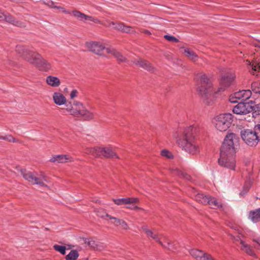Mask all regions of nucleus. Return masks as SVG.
<instances>
[{
  "label": "nucleus",
  "instance_id": "obj_1",
  "mask_svg": "<svg viewBox=\"0 0 260 260\" xmlns=\"http://www.w3.org/2000/svg\"><path fill=\"white\" fill-rule=\"evenodd\" d=\"M235 78V74L232 71L228 72L222 75L220 81V87L216 91L213 87L211 79L206 74L200 73L196 77L197 89L201 95L204 99V102L209 104V102L206 101V99L210 98L218 92L223 91L225 88L232 84Z\"/></svg>",
  "mask_w": 260,
  "mask_h": 260
},
{
  "label": "nucleus",
  "instance_id": "obj_2",
  "mask_svg": "<svg viewBox=\"0 0 260 260\" xmlns=\"http://www.w3.org/2000/svg\"><path fill=\"white\" fill-rule=\"evenodd\" d=\"M199 132V128L197 125H190L184 128H179L173 133V136L182 150L190 154L196 155L200 150L199 144L196 139Z\"/></svg>",
  "mask_w": 260,
  "mask_h": 260
},
{
  "label": "nucleus",
  "instance_id": "obj_3",
  "mask_svg": "<svg viewBox=\"0 0 260 260\" xmlns=\"http://www.w3.org/2000/svg\"><path fill=\"white\" fill-rule=\"evenodd\" d=\"M239 138L234 133H229L224 138L218 159L219 165L223 167L234 170L236 166L235 146L238 144Z\"/></svg>",
  "mask_w": 260,
  "mask_h": 260
},
{
  "label": "nucleus",
  "instance_id": "obj_4",
  "mask_svg": "<svg viewBox=\"0 0 260 260\" xmlns=\"http://www.w3.org/2000/svg\"><path fill=\"white\" fill-rule=\"evenodd\" d=\"M16 51L30 63L36 66L40 70L47 72L52 68L51 64L39 53L28 47L17 46Z\"/></svg>",
  "mask_w": 260,
  "mask_h": 260
},
{
  "label": "nucleus",
  "instance_id": "obj_5",
  "mask_svg": "<svg viewBox=\"0 0 260 260\" xmlns=\"http://www.w3.org/2000/svg\"><path fill=\"white\" fill-rule=\"evenodd\" d=\"M66 109L71 115L83 117L87 120H92L94 117V113L86 109L79 102H75L72 105H67Z\"/></svg>",
  "mask_w": 260,
  "mask_h": 260
},
{
  "label": "nucleus",
  "instance_id": "obj_6",
  "mask_svg": "<svg viewBox=\"0 0 260 260\" xmlns=\"http://www.w3.org/2000/svg\"><path fill=\"white\" fill-rule=\"evenodd\" d=\"M21 174L23 178L32 184L39 186L48 187L45 183L49 181L47 177L43 174H38L36 172H31L24 170H21Z\"/></svg>",
  "mask_w": 260,
  "mask_h": 260
},
{
  "label": "nucleus",
  "instance_id": "obj_7",
  "mask_svg": "<svg viewBox=\"0 0 260 260\" xmlns=\"http://www.w3.org/2000/svg\"><path fill=\"white\" fill-rule=\"evenodd\" d=\"M233 115L231 113L221 114L216 116L214 123L216 128L220 132L226 131L231 126Z\"/></svg>",
  "mask_w": 260,
  "mask_h": 260
},
{
  "label": "nucleus",
  "instance_id": "obj_8",
  "mask_svg": "<svg viewBox=\"0 0 260 260\" xmlns=\"http://www.w3.org/2000/svg\"><path fill=\"white\" fill-rule=\"evenodd\" d=\"M241 137L244 142L250 146H254L258 142L257 136L256 135L254 129H246L241 131Z\"/></svg>",
  "mask_w": 260,
  "mask_h": 260
},
{
  "label": "nucleus",
  "instance_id": "obj_9",
  "mask_svg": "<svg viewBox=\"0 0 260 260\" xmlns=\"http://www.w3.org/2000/svg\"><path fill=\"white\" fill-rule=\"evenodd\" d=\"M251 96L250 90H242L232 94L229 97V101L232 103L243 102L248 100Z\"/></svg>",
  "mask_w": 260,
  "mask_h": 260
},
{
  "label": "nucleus",
  "instance_id": "obj_10",
  "mask_svg": "<svg viewBox=\"0 0 260 260\" xmlns=\"http://www.w3.org/2000/svg\"><path fill=\"white\" fill-rule=\"evenodd\" d=\"M253 110L252 106L249 103L240 102L233 109L234 113L238 115H246Z\"/></svg>",
  "mask_w": 260,
  "mask_h": 260
},
{
  "label": "nucleus",
  "instance_id": "obj_11",
  "mask_svg": "<svg viewBox=\"0 0 260 260\" xmlns=\"http://www.w3.org/2000/svg\"><path fill=\"white\" fill-rule=\"evenodd\" d=\"M86 46L90 51L99 55H102V51L106 49L104 45L99 42H87Z\"/></svg>",
  "mask_w": 260,
  "mask_h": 260
},
{
  "label": "nucleus",
  "instance_id": "obj_12",
  "mask_svg": "<svg viewBox=\"0 0 260 260\" xmlns=\"http://www.w3.org/2000/svg\"><path fill=\"white\" fill-rule=\"evenodd\" d=\"M189 253L196 260H215L210 254L197 249L190 250Z\"/></svg>",
  "mask_w": 260,
  "mask_h": 260
},
{
  "label": "nucleus",
  "instance_id": "obj_13",
  "mask_svg": "<svg viewBox=\"0 0 260 260\" xmlns=\"http://www.w3.org/2000/svg\"><path fill=\"white\" fill-rule=\"evenodd\" d=\"M142 230L145 232V233L146 234V235L148 237H150L152 238L153 239L155 240L156 242L158 243L160 245H161L164 248H166L167 249H171L170 248V243L169 242H167L168 246H166L160 240V239L158 238V236L157 234H155L153 233V232L149 229L148 226L146 225H144L142 226L141 228Z\"/></svg>",
  "mask_w": 260,
  "mask_h": 260
},
{
  "label": "nucleus",
  "instance_id": "obj_14",
  "mask_svg": "<svg viewBox=\"0 0 260 260\" xmlns=\"http://www.w3.org/2000/svg\"><path fill=\"white\" fill-rule=\"evenodd\" d=\"M249 72L253 75L260 76V60L255 59L250 61L248 60L246 61Z\"/></svg>",
  "mask_w": 260,
  "mask_h": 260
},
{
  "label": "nucleus",
  "instance_id": "obj_15",
  "mask_svg": "<svg viewBox=\"0 0 260 260\" xmlns=\"http://www.w3.org/2000/svg\"><path fill=\"white\" fill-rule=\"evenodd\" d=\"M73 158L69 155H53L49 159V161L54 163H66L67 162L73 161Z\"/></svg>",
  "mask_w": 260,
  "mask_h": 260
},
{
  "label": "nucleus",
  "instance_id": "obj_16",
  "mask_svg": "<svg viewBox=\"0 0 260 260\" xmlns=\"http://www.w3.org/2000/svg\"><path fill=\"white\" fill-rule=\"evenodd\" d=\"M109 26L111 27L113 29L126 33L132 34L135 32L133 27L124 25L122 23H116L114 22H111L109 23Z\"/></svg>",
  "mask_w": 260,
  "mask_h": 260
},
{
  "label": "nucleus",
  "instance_id": "obj_17",
  "mask_svg": "<svg viewBox=\"0 0 260 260\" xmlns=\"http://www.w3.org/2000/svg\"><path fill=\"white\" fill-rule=\"evenodd\" d=\"M100 157L119 158L118 156L111 147H100Z\"/></svg>",
  "mask_w": 260,
  "mask_h": 260
},
{
  "label": "nucleus",
  "instance_id": "obj_18",
  "mask_svg": "<svg viewBox=\"0 0 260 260\" xmlns=\"http://www.w3.org/2000/svg\"><path fill=\"white\" fill-rule=\"evenodd\" d=\"M107 53L112 55L119 62H127L126 58L117 50L112 48H107L106 49Z\"/></svg>",
  "mask_w": 260,
  "mask_h": 260
},
{
  "label": "nucleus",
  "instance_id": "obj_19",
  "mask_svg": "<svg viewBox=\"0 0 260 260\" xmlns=\"http://www.w3.org/2000/svg\"><path fill=\"white\" fill-rule=\"evenodd\" d=\"M112 201L117 205H127L128 204H136L138 202V198H121V199H113Z\"/></svg>",
  "mask_w": 260,
  "mask_h": 260
},
{
  "label": "nucleus",
  "instance_id": "obj_20",
  "mask_svg": "<svg viewBox=\"0 0 260 260\" xmlns=\"http://www.w3.org/2000/svg\"><path fill=\"white\" fill-rule=\"evenodd\" d=\"M133 63L148 71H152L153 68L151 64L146 60L139 58L138 60H134L132 61Z\"/></svg>",
  "mask_w": 260,
  "mask_h": 260
},
{
  "label": "nucleus",
  "instance_id": "obj_21",
  "mask_svg": "<svg viewBox=\"0 0 260 260\" xmlns=\"http://www.w3.org/2000/svg\"><path fill=\"white\" fill-rule=\"evenodd\" d=\"M207 201V205H209L211 208L221 210H224L223 205L218 202L216 198L209 196Z\"/></svg>",
  "mask_w": 260,
  "mask_h": 260
},
{
  "label": "nucleus",
  "instance_id": "obj_22",
  "mask_svg": "<svg viewBox=\"0 0 260 260\" xmlns=\"http://www.w3.org/2000/svg\"><path fill=\"white\" fill-rule=\"evenodd\" d=\"M52 98L54 103L57 105H63L66 103V97L61 93L54 92Z\"/></svg>",
  "mask_w": 260,
  "mask_h": 260
},
{
  "label": "nucleus",
  "instance_id": "obj_23",
  "mask_svg": "<svg viewBox=\"0 0 260 260\" xmlns=\"http://www.w3.org/2000/svg\"><path fill=\"white\" fill-rule=\"evenodd\" d=\"M248 218L253 223L260 221V208L250 211L248 214Z\"/></svg>",
  "mask_w": 260,
  "mask_h": 260
},
{
  "label": "nucleus",
  "instance_id": "obj_24",
  "mask_svg": "<svg viewBox=\"0 0 260 260\" xmlns=\"http://www.w3.org/2000/svg\"><path fill=\"white\" fill-rule=\"evenodd\" d=\"M46 82L48 85L54 87H58L60 84V81L58 78L51 75L46 77Z\"/></svg>",
  "mask_w": 260,
  "mask_h": 260
},
{
  "label": "nucleus",
  "instance_id": "obj_25",
  "mask_svg": "<svg viewBox=\"0 0 260 260\" xmlns=\"http://www.w3.org/2000/svg\"><path fill=\"white\" fill-rule=\"evenodd\" d=\"M240 243L241 244V249L247 254L254 256L255 254L250 245L245 243L243 240L240 239Z\"/></svg>",
  "mask_w": 260,
  "mask_h": 260
},
{
  "label": "nucleus",
  "instance_id": "obj_26",
  "mask_svg": "<svg viewBox=\"0 0 260 260\" xmlns=\"http://www.w3.org/2000/svg\"><path fill=\"white\" fill-rule=\"evenodd\" d=\"M100 147H87L84 149V153L96 157H100Z\"/></svg>",
  "mask_w": 260,
  "mask_h": 260
},
{
  "label": "nucleus",
  "instance_id": "obj_27",
  "mask_svg": "<svg viewBox=\"0 0 260 260\" xmlns=\"http://www.w3.org/2000/svg\"><path fill=\"white\" fill-rule=\"evenodd\" d=\"M4 20L19 27H23L25 26L22 22L15 20V19L10 15H5Z\"/></svg>",
  "mask_w": 260,
  "mask_h": 260
},
{
  "label": "nucleus",
  "instance_id": "obj_28",
  "mask_svg": "<svg viewBox=\"0 0 260 260\" xmlns=\"http://www.w3.org/2000/svg\"><path fill=\"white\" fill-rule=\"evenodd\" d=\"M184 53L185 54V55L190 60L193 61H196L198 60L199 57L196 53L193 51L189 49H185L184 50Z\"/></svg>",
  "mask_w": 260,
  "mask_h": 260
},
{
  "label": "nucleus",
  "instance_id": "obj_29",
  "mask_svg": "<svg viewBox=\"0 0 260 260\" xmlns=\"http://www.w3.org/2000/svg\"><path fill=\"white\" fill-rule=\"evenodd\" d=\"M252 182V180L250 178H249L245 182V184L243 187L242 190L240 192L239 194L241 197L244 196L247 192L248 191L251 184Z\"/></svg>",
  "mask_w": 260,
  "mask_h": 260
},
{
  "label": "nucleus",
  "instance_id": "obj_30",
  "mask_svg": "<svg viewBox=\"0 0 260 260\" xmlns=\"http://www.w3.org/2000/svg\"><path fill=\"white\" fill-rule=\"evenodd\" d=\"M208 197L209 196H206L202 193H198L195 197V199L197 201L203 204L207 205Z\"/></svg>",
  "mask_w": 260,
  "mask_h": 260
},
{
  "label": "nucleus",
  "instance_id": "obj_31",
  "mask_svg": "<svg viewBox=\"0 0 260 260\" xmlns=\"http://www.w3.org/2000/svg\"><path fill=\"white\" fill-rule=\"evenodd\" d=\"M79 253L76 250H72L66 255V260H76L79 257Z\"/></svg>",
  "mask_w": 260,
  "mask_h": 260
},
{
  "label": "nucleus",
  "instance_id": "obj_32",
  "mask_svg": "<svg viewBox=\"0 0 260 260\" xmlns=\"http://www.w3.org/2000/svg\"><path fill=\"white\" fill-rule=\"evenodd\" d=\"M73 16L79 20L83 21L86 19V15L78 11H74L72 12Z\"/></svg>",
  "mask_w": 260,
  "mask_h": 260
},
{
  "label": "nucleus",
  "instance_id": "obj_33",
  "mask_svg": "<svg viewBox=\"0 0 260 260\" xmlns=\"http://www.w3.org/2000/svg\"><path fill=\"white\" fill-rule=\"evenodd\" d=\"M173 171L175 172V173H176L179 176L182 177V178H184L186 180H190L191 179V177L187 174L186 173L183 172L181 170H180L178 168H176Z\"/></svg>",
  "mask_w": 260,
  "mask_h": 260
},
{
  "label": "nucleus",
  "instance_id": "obj_34",
  "mask_svg": "<svg viewBox=\"0 0 260 260\" xmlns=\"http://www.w3.org/2000/svg\"><path fill=\"white\" fill-rule=\"evenodd\" d=\"M53 248L56 251L60 252L61 254L64 255L66 254V247L64 246L55 244L53 245Z\"/></svg>",
  "mask_w": 260,
  "mask_h": 260
},
{
  "label": "nucleus",
  "instance_id": "obj_35",
  "mask_svg": "<svg viewBox=\"0 0 260 260\" xmlns=\"http://www.w3.org/2000/svg\"><path fill=\"white\" fill-rule=\"evenodd\" d=\"M252 90L255 93L260 94V82H254L251 85Z\"/></svg>",
  "mask_w": 260,
  "mask_h": 260
},
{
  "label": "nucleus",
  "instance_id": "obj_36",
  "mask_svg": "<svg viewBox=\"0 0 260 260\" xmlns=\"http://www.w3.org/2000/svg\"><path fill=\"white\" fill-rule=\"evenodd\" d=\"M105 215L107 217H109V219H114L115 220V222H113V223L116 225V226H118L120 224H121L122 222L123 221L121 219H118V218H117L115 217H113V216H110V215H109L108 214H105Z\"/></svg>",
  "mask_w": 260,
  "mask_h": 260
},
{
  "label": "nucleus",
  "instance_id": "obj_37",
  "mask_svg": "<svg viewBox=\"0 0 260 260\" xmlns=\"http://www.w3.org/2000/svg\"><path fill=\"white\" fill-rule=\"evenodd\" d=\"M0 139L7 141L8 142H16V139L13 138L11 135H7L6 136H0Z\"/></svg>",
  "mask_w": 260,
  "mask_h": 260
},
{
  "label": "nucleus",
  "instance_id": "obj_38",
  "mask_svg": "<svg viewBox=\"0 0 260 260\" xmlns=\"http://www.w3.org/2000/svg\"><path fill=\"white\" fill-rule=\"evenodd\" d=\"M161 155L167 158L170 159L173 158L172 154L169 151L166 149L162 150L161 151Z\"/></svg>",
  "mask_w": 260,
  "mask_h": 260
},
{
  "label": "nucleus",
  "instance_id": "obj_39",
  "mask_svg": "<svg viewBox=\"0 0 260 260\" xmlns=\"http://www.w3.org/2000/svg\"><path fill=\"white\" fill-rule=\"evenodd\" d=\"M253 129L257 136L258 142H260V122L254 126Z\"/></svg>",
  "mask_w": 260,
  "mask_h": 260
},
{
  "label": "nucleus",
  "instance_id": "obj_40",
  "mask_svg": "<svg viewBox=\"0 0 260 260\" xmlns=\"http://www.w3.org/2000/svg\"><path fill=\"white\" fill-rule=\"evenodd\" d=\"M164 38L166 39L169 42H178L179 40L177 38H175L174 36H170L168 35H166L164 36Z\"/></svg>",
  "mask_w": 260,
  "mask_h": 260
},
{
  "label": "nucleus",
  "instance_id": "obj_41",
  "mask_svg": "<svg viewBox=\"0 0 260 260\" xmlns=\"http://www.w3.org/2000/svg\"><path fill=\"white\" fill-rule=\"evenodd\" d=\"M85 20H86L88 22H92L95 23H100V21L99 20H98L97 19H96L92 16H88V15L86 16V19Z\"/></svg>",
  "mask_w": 260,
  "mask_h": 260
},
{
  "label": "nucleus",
  "instance_id": "obj_42",
  "mask_svg": "<svg viewBox=\"0 0 260 260\" xmlns=\"http://www.w3.org/2000/svg\"><path fill=\"white\" fill-rule=\"evenodd\" d=\"M162 238L163 239V242L161 241L162 242V243L166 245V246H168V243H167V242H169L170 243V248L171 249H170L169 250H172L173 249V246L172 245V243L167 239V238L165 237V236H162Z\"/></svg>",
  "mask_w": 260,
  "mask_h": 260
},
{
  "label": "nucleus",
  "instance_id": "obj_43",
  "mask_svg": "<svg viewBox=\"0 0 260 260\" xmlns=\"http://www.w3.org/2000/svg\"><path fill=\"white\" fill-rule=\"evenodd\" d=\"M43 3L50 7L56 8L54 3L50 0H44Z\"/></svg>",
  "mask_w": 260,
  "mask_h": 260
},
{
  "label": "nucleus",
  "instance_id": "obj_44",
  "mask_svg": "<svg viewBox=\"0 0 260 260\" xmlns=\"http://www.w3.org/2000/svg\"><path fill=\"white\" fill-rule=\"evenodd\" d=\"M252 108L255 112L257 113L258 114H260V103L255 105L252 107Z\"/></svg>",
  "mask_w": 260,
  "mask_h": 260
},
{
  "label": "nucleus",
  "instance_id": "obj_45",
  "mask_svg": "<svg viewBox=\"0 0 260 260\" xmlns=\"http://www.w3.org/2000/svg\"><path fill=\"white\" fill-rule=\"evenodd\" d=\"M135 204H128L126 208L131 210L140 209V208L138 206H135Z\"/></svg>",
  "mask_w": 260,
  "mask_h": 260
},
{
  "label": "nucleus",
  "instance_id": "obj_46",
  "mask_svg": "<svg viewBox=\"0 0 260 260\" xmlns=\"http://www.w3.org/2000/svg\"><path fill=\"white\" fill-rule=\"evenodd\" d=\"M78 91L77 90H73L70 94V97L71 99H74L77 96Z\"/></svg>",
  "mask_w": 260,
  "mask_h": 260
},
{
  "label": "nucleus",
  "instance_id": "obj_47",
  "mask_svg": "<svg viewBox=\"0 0 260 260\" xmlns=\"http://www.w3.org/2000/svg\"><path fill=\"white\" fill-rule=\"evenodd\" d=\"M55 8L60 10L63 13H67V14H70L71 13L70 11H69L68 10H66L63 7H57V6H56V8Z\"/></svg>",
  "mask_w": 260,
  "mask_h": 260
},
{
  "label": "nucleus",
  "instance_id": "obj_48",
  "mask_svg": "<svg viewBox=\"0 0 260 260\" xmlns=\"http://www.w3.org/2000/svg\"><path fill=\"white\" fill-rule=\"evenodd\" d=\"M252 241L257 244L260 249V237L254 238L252 239Z\"/></svg>",
  "mask_w": 260,
  "mask_h": 260
},
{
  "label": "nucleus",
  "instance_id": "obj_49",
  "mask_svg": "<svg viewBox=\"0 0 260 260\" xmlns=\"http://www.w3.org/2000/svg\"><path fill=\"white\" fill-rule=\"evenodd\" d=\"M119 225H120L123 229L126 230L128 229V226L127 223L123 220L121 224H120Z\"/></svg>",
  "mask_w": 260,
  "mask_h": 260
},
{
  "label": "nucleus",
  "instance_id": "obj_50",
  "mask_svg": "<svg viewBox=\"0 0 260 260\" xmlns=\"http://www.w3.org/2000/svg\"><path fill=\"white\" fill-rule=\"evenodd\" d=\"M140 31L141 32H143L148 35H150L151 34L150 31L147 29H141Z\"/></svg>",
  "mask_w": 260,
  "mask_h": 260
},
{
  "label": "nucleus",
  "instance_id": "obj_51",
  "mask_svg": "<svg viewBox=\"0 0 260 260\" xmlns=\"http://www.w3.org/2000/svg\"><path fill=\"white\" fill-rule=\"evenodd\" d=\"M105 214H107L106 213H102L101 212H98V215L102 218H104L105 217H107L106 215H105Z\"/></svg>",
  "mask_w": 260,
  "mask_h": 260
},
{
  "label": "nucleus",
  "instance_id": "obj_52",
  "mask_svg": "<svg viewBox=\"0 0 260 260\" xmlns=\"http://www.w3.org/2000/svg\"><path fill=\"white\" fill-rule=\"evenodd\" d=\"M5 14L0 11V21L4 20Z\"/></svg>",
  "mask_w": 260,
  "mask_h": 260
},
{
  "label": "nucleus",
  "instance_id": "obj_53",
  "mask_svg": "<svg viewBox=\"0 0 260 260\" xmlns=\"http://www.w3.org/2000/svg\"><path fill=\"white\" fill-rule=\"evenodd\" d=\"M254 45H255V46L256 47H257V48H259V49H260V42H258L257 43H255L254 44Z\"/></svg>",
  "mask_w": 260,
  "mask_h": 260
},
{
  "label": "nucleus",
  "instance_id": "obj_54",
  "mask_svg": "<svg viewBox=\"0 0 260 260\" xmlns=\"http://www.w3.org/2000/svg\"><path fill=\"white\" fill-rule=\"evenodd\" d=\"M94 202H95V203H100V201H99V200H96L94 201Z\"/></svg>",
  "mask_w": 260,
  "mask_h": 260
},
{
  "label": "nucleus",
  "instance_id": "obj_55",
  "mask_svg": "<svg viewBox=\"0 0 260 260\" xmlns=\"http://www.w3.org/2000/svg\"><path fill=\"white\" fill-rule=\"evenodd\" d=\"M88 244L89 245H90V242L88 241Z\"/></svg>",
  "mask_w": 260,
  "mask_h": 260
},
{
  "label": "nucleus",
  "instance_id": "obj_56",
  "mask_svg": "<svg viewBox=\"0 0 260 260\" xmlns=\"http://www.w3.org/2000/svg\"><path fill=\"white\" fill-rule=\"evenodd\" d=\"M254 247L255 248H257V247H256V246H254Z\"/></svg>",
  "mask_w": 260,
  "mask_h": 260
}]
</instances>
